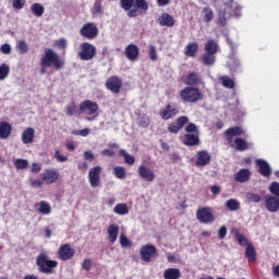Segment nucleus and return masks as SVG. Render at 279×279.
<instances>
[{
	"instance_id": "nucleus-8",
	"label": "nucleus",
	"mask_w": 279,
	"mask_h": 279,
	"mask_svg": "<svg viewBox=\"0 0 279 279\" xmlns=\"http://www.w3.org/2000/svg\"><path fill=\"white\" fill-rule=\"evenodd\" d=\"M88 181L92 189H97L98 186H101V167L100 166H96L89 170Z\"/></svg>"
},
{
	"instance_id": "nucleus-25",
	"label": "nucleus",
	"mask_w": 279,
	"mask_h": 279,
	"mask_svg": "<svg viewBox=\"0 0 279 279\" xmlns=\"http://www.w3.org/2000/svg\"><path fill=\"white\" fill-rule=\"evenodd\" d=\"M12 134V125L8 122H0V140L5 141Z\"/></svg>"
},
{
	"instance_id": "nucleus-3",
	"label": "nucleus",
	"mask_w": 279,
	"mask_h": 279,
	"mask_svg": "<svg viewBox=\"0 0 279 279\" xmlns=\"http://www.w3.org/2000/svg\"><path fill=\"white\" fill-rule=\"evenodd\" d=\"M40 66H53L57 71H60L64 66V61L52 49L48 48L40 60Z\"/></svg>"
},
{
	"instance_id": "nucleus-32",
	"label": "nucleus",
	"mask_w": 279,
	"mask_h": 279,
	"mask_svg": "<svg viewBox=\"0 0 279 279\" xmlns=\"http://www.w3.org/2000/svg\"><path fill=\"white\" fill-rule=\"evenodd\" d=\"M219 49V45L217 44V41L209 39L206 45H205V52L206 53H211V54H216L217 50Z\"/></svg>"
},
{
	"instance_id": "nucleus-49",
	"label": "nucleus",
	"mask_w": 279,
	"mask_h": 279,
	"mask_svg": "<svg viewBox=\"0 0 279 279\" xmlns=\"http://www.w3.org/2000/svg\"><path fill=\"white\" fill-rule=\"evenodd\" d=\"M27 0H12V8L14 10H23Z\"/></svg>"
},
{
	"instance_id": "nucleus-43",
	"label": "nucleus",
	"mask_w": 279,
	"mask_h": 279,
	"mask_svg": "<svg viewBox=\"0 0 279 279\" xmlns=\"http://www.w3.org/2000/svg\"><path fill=\"white\" fill-rule=\"evenodd\" d=\"M219 80L225 88H234V81L230 76H220Z\"/></svg>"
},
{
	"instance_id": "nucleus-29",
	"label": "nucleus",
	"mask_w": 279,
	"mask_h": 279,
	"mask_svg": "<svg viewBox=\"0 0 279 279\" xmlns=\"http://www.w3.org/2000/svg\"><path fill=\"white\" fill-rule=\"evenodd\" d=\"M37 206V213L40 215H51V204L47 203L46 201H40Z\"/></svg>"
},
{
	"instance_id": "nucleus-53",
	"label": "nucleus",
	"mask_w": 279,
	"mask_h": 279,
	"mask_svg": "<svg viewBox=\"0 0 279 279\" xmlns=\"http://www.w3.org/2000/svg\"><path fill=\"white\" fill-rule=\"evenodd\" d=\"M269 191L272 195L276 197H279V183L278 182H272L269 186Z\"/></svg>"
},
{
	"instance_id": "nucleus-31",
	"label": "nucleus",
	"mask_w": 279,
	"mask_h": 279,
	"mask_svg": "<svg viewBox=\"0 0 279 279\" xmlns=\"http://www.w3.org/2000/svg\"><path fill=\"white\" fill-rule=\"evenodd\" d=\"M199 49V46L197 43H191L185 47L184 53L189 58H195V53H197V50Z\"/></svg>"
},
{
	"instance_id": "nucleus-27",
	"label": "nucleus",
	"mask_w": 279,
	"mask_h": 279,
	"mask_svg": "<svg viewBox=\"0 0 279 279\" xmlns=\"http://www.w3.org/2000/svg\"><path fill=\"white\" fill-rule=\"evenodd\" d=\"M184 145H199V136L197 135V133H187L184 138Z\"/></svg>"
},
{
	"instance_id": "nucleus-28",
	"label": "nucleus",
	"mask_w": 279,
	"mask_h": 279,
	"mask_svg": "<svg viewBox=\"0 0 279 279\" xmlns=\"http://www.w3.org/2000/svg\"><path fill=\"white\" fill-rule=\"evenodd\" d=\"M182 276V272H180V269L178 268H168L163 272L165 279H179Z\"/></svg>"
},
{
	"instance_id": "nucleus-16",
	"label": "nucleus",
	"mask_w": 279,
	"mask_h": 279,
	"mask_svg": "<svg viewBox=\"0 0 279 279\" xmlns=\"http://www.w3.org/2000/svg\"><path fill=\"white\" fill-rule=\"evenodd\" d=\"M265 207L269 213H278L279 210V198L278 196H266L265 197Z\"/></svg>"
},
{
	"instance_id": "nucleus-6",
	"label": "nucleus",
	"mask_w": 279,
	"mask_h": 279,
	"mask_svg": "<svg viewBox=\"0 0 279 279\" xmlns=\"http://www.w3.org/2000/svg\"><path fill=\"white\" fill-rule=\"evenodd\" d=\"M97 56V48L89 43H83L81 45V51L78 52V58L84 61L93 60Z\"/></svg>"
},
{
	"instance_id": "nucleus-21",
	"label": "nucleus",
	"mask_w": 279,
	"mask_h": 279,
	"mask_svg": "<svg viewBox=\"0 0 279 279\" xmlns=\"http://www.w3.org/2000/svg\"><path fill=\"white\" fill-rule=\"evenodd\" d=\"M109 243H117L119 239V225L111 223L107 228Z\"/></svg>"
},
{
	"instance_id": "nucleus-61",
	"label": "nucleus",
	"mask_w": 279,
	"mask_h": 279,
	"mask_svg": "<svg viewBox=\"0 0 279 279\" xmlns=\"http://www.w3.org/2000/svg\"><path fill=\"white\" fill-rule=\"evenodd\" d=\"M228 235V227L226 226H221L219 229H218V239H223L225 236Z\"/></svg>"
},
{
	"instance_id": "nucleus-23",
	"label": "nucleus",
	"mask_w": 279,
	"mask_h": 279,
	"mask_svg": "<svg viewBox=\"0 0 279 279\" xmlns=\"http://www.w3.org/2000/svg\"><path fill=\"white\" fill-rule=\"evenodd\" d=\"M196 165L197 167H206V165H210V154L206 150L198 151Z\"/></svg>"
},
{
	"instance_id": "nucleus-42",
	"label": "nucleus",
	"mask_w": 279,
	"mask_h": 279,
	"mask_svg": "<svg viewBox=\"0 0 279 279\" xmlns=\"http://www.w3.org/2000/svg\"><path fill=\"white\" fill-rule=\"evenodd\" d=\"M119 154L124 158V161L126 162V165H134V162H136V159L134 158V156L128 154L125 149H120Z\"/></svg>"
},
{
	"instance_id": "nucleus-57",
	"label": "nucleus",
	"mask_w": 279,
	"mask_h": 279,
	"mask_svg": "<svg viewBox=\"0 0 279 279\" xmlns=\"http://www.w3.org/2000/svg\"><path fill=\"white\" fill-rule=\"evenodd\" d=\"M53 47H58V49H65L66 48V39L65 38L57 39L53 43Z\"/></svg>"
},
{
	"instance_id": "nucleus-5",
	"label": "nucleus",
	"mask_w": 279,
	"mask_h": 279,
	"mask_svg": "<svg viewBox=\"0 0 279 279\" xmlns=\"http://www.w3.org/2000/svg\"><path fill=\"white\" fill-rule=\"evenodd\" d=\"M36 265L41 274H51L54 267H58V262L49 259L46 254H40L36 258Z\"/></svg>"
},
{
	"instance_id": "nucleus-58",
	"label": "nucleus",
	"mask_w": 279,
	"mask_h": 279,
	"mask_svg": "<svg viewBox=\"0 0 279 279\" xmlns=\"http://www.w3.org/2000/svg\"><path fill=\"white\" fill-rule=\"evenodd\" d=\"M135 5L141 10H149V4L145 0H135Z\"/></svg>"
},
{
	"instance_id": "nucleus-36",
	"label": "nucleus",
	"mask_w": 279,
	"mask_h": 279,
	"mask_svg": "<svg viewBox=\"0 0 279 279\" xmlns=\"http://www.w3.org/2000/svg\"><path fill=\"white\" fill-rule=\"evenodd\" d=\"M13 165L17 171H25L29 167V161L27 159H15Z\"/></svg>"
},
{
	"instance_id": "nucleus-34",
	"label": "nucleus",
	"mask_w": 279,
	"mask_h": 279,
	"mask_svg": "<svg viewBox=\"0 0 279 279\" xmlns=\"http://www.w3.org/2000/svg\"><path fill=\"white\" fill-rule=\"evenodd\" d=\"M185 84L187 86H195L196 84H199V75L195 72H190L186 76Z\"/></svg>"
},
{
	"instance_id": "nucleus-54",
	"label": "nucleus",
	"mask_w": 279,
	"mask_h": 279,
	"mask_svg": "<svg viewBox=\"0 0 279 279\" xmlns=\"http://www.w3.org/2000/svg\"><path fill=\"white\" fill-rule=\"evenodd\" d=\"M235 239L240 245H246V247L247 245H252V243H247V239H245V236H243L241 233H236Z\"/></svg>"
},
{
	"instance_id": "nucleus-17",
	"label": "nucleus",
	"mask_w": 279,
	"mask_h": 279,
	"mask_svg": "<svg viewBox=\"0 0 279 279\" xmlns=\"http://www.w3.org/2000/svg\"><path fill=\"white\" fill-rule=\"evenodd\" d=\"M106 86L108 90L117 94L121 93V86H123V82L119 77L113 76L107 81Z\"/></svg>"
},
{
	"instance_id": "nucleus-15",
	"label": "nucleus",
	"mask_w": 279,
	"mask_h": 279,
	"mask_svg": "<svg viewBox=\"0 0 279 279\" xmlns=\"http://www.w3.org/2000/svg\"><path fill=\"white\" fill-rule=\"evenodd\" d=\"M40 178H44L46 184H53L60 178V172L56 169H48L40 174Z\"/></svg>"
},
{
	"instance_id": "nucleus-51",
	"label": "nucleus",
	"mask_w": 279,
	"mask_h": 279,
	"mask_svg": "<svg viewBox=\"0 0 279 279\" xmlns=\"http://www.w3.org/2000/svg\"><path fill=\"white\" fill-rule=\"evenodd\" d=\"M136 0H121V8L123 10H132Z\"/></svg>"
},
{
	"instance_id": "nucleus-33",
	"label": "nucleus",
	"mask_w": 279,
	"mask_h": 279,
	"mask_svg": "<svg viewBox=\"0 0 279 279\" xmlns=\"http://www.w3.org/2000/svg\"><path fill=\"white\" fill-rule=\"evenodd\" d=\"M245 256L250 263L256 262V250H254V245L247 244L245 248Z\"/></svg>"
},
{
	"instance_id": "nucleus-63",
	"label": "nucleus",
	"mask_w": 279,
	"mask_h": 279,
	"mask_svg": "<svg viewBox=\"0 0 279 279\" xmlns=\"http://www.w3.org/2000/svg\"><path fill=\"white\" fill-rule=\"evenodd\" d=\"M76 136H88L90 134V129H83L81 131L74 132Z\"/></svg>"
},
{
	"instance_id": "nucleus-59",
	"label": "nucleus",
	"mask_w": 279,
	"mask_h": 279,
	"mask_svg": "<svg viewBox=\"0 0 279 279\" xmlns=\"http://www.w3.org/2000/svg\"><path fill=\"white\" fill-rule=\"evenodd\" d=\"M120 245L121 247H130V239L123 233L120 235Z\"/></svg>"
},
{
	"instance_id": "nucleus-38",
	"label": "nucleus",
	"mask_w": 279,
	"mask_h": 279,
	"mask_svg": "<svg viewBox=\"0 0 279 279\" xmlns=\"http://www.w3.org/2000/svg\"><path fill=\"white\" fill-rule=\"evenodd\" d=\"M113 213L116 215L123 216V215H128V213H130V209L128 208L126 204L122 203V204H118V205L114 206Z\"/></svg>"
},
{
	"instance_id": "nucleus-45",
	"label": "nucleus",
	"mask_w": 279,
	"mask_h": 279,
	"mask_svg": "<svg viewBox=\"0 0 279 279\" xmlns=\"http://www.w3.org/2000/svg\"><path fill=\"white\" fill-rule=\"evenodd\" d=\"M92 12L94 16H97V14H104V7L101 5V0H96L92 9Z\"/></svg>"
},
{
	"instance_id": "nucleus-24",
	"label": "nucleus",
	"mask_w": 279,
	"mask_h": 279,
	"mask_svg": "<svg viewBox=\"0 0 279 279\" xmlns=\"http://www.w3.org/2000/svg\"><path fill=\"white\" fill-rule=\"evenodd\" d=\"M158 23L161 27H173L175 25V20L169 13H162L158 17Z\"/></svg>"
},
{
	"instance_id": "nucleus-20",
	"label": "nucleus",
	"mask_w": 279,
	"mask_h": 279,
	"mask_svg": "<svg viewBox=\"0 0 279 279\" xmlns=\"http://www.w3.org/2000/svg\"><path fill=\"white\" fill-rule=\"evenodd\" d=\"M256 165L259 169L260 175H264V178H269L271 175V166H269V162L265 159H256Z\"/></svg>"
},
{
	"instance_id": "nucleus-60",
	"label": "nucleus",
	"mask_w": 279,
	"mask_h": 279,
	"mask_svg": "<svg viewBox=\"0 0 279 279\" xmlns=\"http://www.w3.org/2000/svg\"><path fill=\"white\" fill-rule=\"evenodd\" d=\"M185 132H187L189 134H197V125H195V123L187 124V126L185 128Z\"/></svg>"
},
{
	"instance_id": "nucleus-19",
	"label": "nucleus",
	"mask_w": 279,
	"mask_h": 279,
	"mask_svg": "<svg viewBox=\"0 0 279 279\" xmlns=\"http://www.w3.org/2000/svg\"><path fill=\"white\" fill-rule=\"evenodd\" d=\"M252 178V171L250 169H241L234 174V181L240 184H245V182H250Z\"/></svg>"
},
{
	"instance_id": "nucleus-40",
	"label": "nucleus",
	"mask_w": 279,
	"mask_h": 279,
	"mask_svg": "<svg viewBox=\"0 0 279 279\" xmlns=\"http://www.w3.org/2000/svg\"><path fill=\"white\" fill-rule=\"evenodd\" d=\"M244 197L247 202H251L252 204H259L260 202V195L253 193V192H246L244 194Z\"/></svg>"
},
{
	"instance_id": "nucleus-14",
	"label": "nucleus",
	"mask_w": 279,
	"mask_h": 279,
	"mask_svg": "<svg viewBox=\"0 0 279 279\" xmlns=\"http://www.w3.org/2000/svg\"><path fill=\"white\" fill-rule=\"evenodd\" d=\"M59 258L61 260H71L75 256V251L71 247L70 244H63L58 251Z\"/></svg>"
},
{
	"instance_id": "nucleus-7",
	"label": "nucleus",
	"mask_w": 279,
	"mask_h": 279,
	"mask_svg": "<svg viewBox=\"0 0 279 279\" xmlns=\"http://www.w3.org/2000/svg\"><path fill=\"white\" fill-rule=\"evenodd\" d=\"M81 36L83 38H87V40H93L99 36V28H97V25L95 23H86L81 29H80Z\"/></svg>"
},
{
	"instance_id": "nucleus-13",
	"label": "nucleus",
	"mask_w": 279,
	"mask_h": 279,
	"mask_svg": "<svg viewBox=\"0 0 279 279\" xmlns=\"http://www.w3.org/2000/svg\"><path fill=\"white\" fill-rule=\"evenodd\" d=\"M180 112V109L175 105L169 104L163 109L160 110V117L165 121H169V119H173Z\"/></svg>"
},
{
	"instance_id": "nucleus-55",
	"label": "nucleus",
	"mask_w": 279,
	"mask_h": 279,
	"mask_svg": "<svg viewBox=\"0 0 279 279\" xmlns=\"http://www.w3.org/2000/svg\"><path fill=\"white\" fill-rule=\"evenodd\" d=\"M175 123L179 126V129L182 130V128H184V125H186V123H189V117L182 116V117L178 118Z\"/></svg>"
},
{
	"instance_id": "nucleus-46",
	"label": "nucleus",
	"mask_w": 279,
	"mask_h": 279,
	"mask_svg": "<svg viewBox=\"0 0 279 279\" xmlns=\"http://www.w3.org/2000/svg\"><path fill=\"white\" fill-rule=\"evenodd\" d=\"M29 184L32 189H40V186H43V184H46V183H45V179L41 177L40 179H31Z\"/></svg>"
},
{
	"instance_id": "nucleus-9",
	"label": "nucleus",
	"mask_w": 279,
	"mask_h": 279,
	"mask_svg": "<svg viewBox=\"0 0 279 279\" xmlns=\"http://www.w3.org/2000/svg\"><path fill=\"white\" fill-rule=\"evenodd\" d=\"M137 173L144 182H154L156 180V172L149 166L143 163L137 168Z\"/></svg>"
},
{
	"instance_id": "nucleus-35",
	"label": "nucleus",
	"mask_w": 279,
	"mask_h": 279,
	"mask_svg": "<svg viewBox=\"0 0 279 279\" xmlns=\"http://www.w3.org/2000/svg\"><path fill=\"white\" fill-rule=\"evenodd\" d=\"M225 206L228 210L234 211L241 208V203L235 198H230L226 202Z\"/></svg>"
},
{
	"instance_id": "nucleus-48",
	"label": "nucleus",
	"mask_w": 279,
	"mask_h": 279,
	"mask_svg": "<svg viewBox=\"0 0 279 279\" xmlns=\"http://www.w3.org/2000/svg\"><path fill=\"white\" fill-rule=\"evenodd\" d=\"M137 123L141 128H149V118L145 114H142L137 118Z\"/></svg>"
},
{
	"instance_id": "nucleus-10",
	"label": "nucleus",
	"mask_w": 279,
	"mask_h": 279,
	"mask_svg": "<svg viewBox=\"0 0 279 279\" xmlns=\"http://www.w3.org/2000/svg\"><path fill=\"white\" fill-rule=\"evenodd\" d=\"M157 250L153 244H146L140 248V255L144 263H151V258L156 256Z\"/></svg>"
},
{
	"instance_id": "nucleus-11",
	"label": "nucleus",
	"mask_w": 279,
	"mask_h": 279,
	"mask_svg": "<svg viewBox=\"0 0 279 279\" xmlns=\"http://www.w3.org/2000/svg\"><path fill=\"white\" fill-rule=\"evenodd\" d=\"M196 218L201 223H213L215 221V216L210 213V208L202 207L196 211Z\"/></svg>"
},
{
	"instance_id": "nucleus-62",
	"label": "nucleus",
	"mask_w": 279,
	"mask_h": 279,
	"mask_svg": "<svg viewBox=\"0 0 279 279\" xmlns=\"http://www.w3.org/2000/svg\"><path fill=\"white\" fill-rule=\"evenodd\" d=\"M168 131H169L171 134H178V133L180 132V126L178 125L177 122L171 123V124L168 126Z\"/></svg>"
},
{
	"instance_id": "nucleus-47",
	"label": "nucleus",
	"mask_w": 279,
	"mask_h": 279,
	"mask_svg": "<svg viewBox=\"0 0 279 279\" xmlns=\"http://www.w3.org/2000/svg\"><path fill=\"white\" fill-rule=\"evenodd\" d=\"M76 113H77V106L75 105V102H72L66 106L65 114H68V117H73Z\"/></svg>"
},
{
	"instance_id": "nucleus-18",
	"label": "nucleus",
	"mask_w": 279,
	"mask_h": 279,
	"mask_svg": "<svg viewBox=\"0 0 279 279\" xmlns=\"http://www.w3.org/2000/svg\"><path fill=\"white\" fill-rule=\"evenodd\" d=\"M141 53V50L138 49V46L134 44H130L124 49L125 57L131 61L134 62L138 58V54Z\"/></svg>"
},
{
	"instance_id": "nucleus-50",
	"label": "nucleus",
	"mask_w": 279,
	"mask_h": 279,
	"mask_svg": "<svg viewBox=\"0 0 279 279\" xmlns=\"http://www.w3.org/2000/svg\"><path fill=\"white\" fill-rule=\"evenodd\" d=\"M53 158L57 160V162H66L69 160L68 156L62 155L59 149L54 150Z\"/></svg>"
},
{
	"instance_id": "nucleus-56",
	"label": "nucleus",
	"mask_w": 279,
	"mask_h": 279,
	"mask_svg": "<svg viewBox=\"0 0 279 279\" xmlns=\"http://www.w3.org/2000/svg\"><path fill=\"white\" fill-rule=\"evenodd\" d=\"M0 51L4 53V56H10V53H12V46L10 44H3L0 46Z\"/></svg>"
},
{
	"instance_id": "nucleus-52",
	"label": "nucleus",
	"mask_w": 279,
	"mask_h": 279,
	"mask_svg": "<svg viewBox=\"0 0 279 279\" xmlns=\"http://www.w3.org/2000/svg\"><path fill=\"white\" fill-rule=\"evenodd\" d=\"M148 54H149V59L153 62H156V60H158V52L156 51V46H149Z\"/></svg>"
},
{
	"instance_id": "nucleus-26",
	"label": "nucleus",
	"mask_w": 279,
	"mask_h": 279,
	"mask_svg": "<svg viewBox=\"0 0 279 279\" xmlns=\"http://www.w3.org/2000/svg\"><path fill=\"white\" fill-rule=\"evenodd\" d=\"M201 62L204 66H214L215 62H217V57L213 53L205 52L201 57Z\"/></svg>"
},
{
	"instance_id": "nucleus-2",
	"label": "nucleus",
	"mask_w": 279,
	"mask_h": 279,
	"mask_svg": "<svg viewBox=\"0 0 279 279\" xmlns=\"http://www.w3.org/2000/svg\"><path fill=\"white\" fill-rule=\"evenodd\" d=\"M243 134H245V131H243V129L239 126L228 129L226 131V136L230 147L238 149V151H245V149H250V147H252V144H247L245 140L241 137H236L234 140V136H243Z\"/></svg>"
},
{
	"instance_id": "nucleus-64",
	"label": "nucleus",
	"mask_w": 279,
	"mask_h": 279,
	"mask_svg": "<svg viewBox=\"0 0 279 279\" xmlns=\"http://www.w3.org/2000/svg\"><path fill=\"white\" fill-rule=\"evenodd\" d=\"M93 263L90 262V259H85L82 264L83 269H85L86 271H90V267H92Z\"/></svg>"
},
{
	"instance_id": "nucleus-30",
	"label": "nucleus",
	"mask_w": 279,
	"mask_h": 279,
	"mask_svg": "<svg viewBox=\"0 0 279 279\" xmlns=\"http://www.w3.org/2000/svg\"><path fill=\"white\" fill-rule=\"evenodd\" d=\"M31 12L34 14V16L40 19L43 14H45V8L43 4L35 2L31 5Z\"/></svg>"
},
{
	"instance_id": "nucleus-12",
	"label": "nucleus",
	"mask_w": 279,
	"mask_h": 279,
	"mask_svg": "<svg viewBox=\"0 0 279 279\" xmlns=\"http://www.w3.org/2000/svg\"><path fill=\"white\" fill-rule=\"evenodd\" d=\"M80 110L82 114H96L98 117L97 111L99 110V105L92 100H85L81 102Z\"/></svg>"
},
{
	"instance_id": "nucleus-37",
	"label": "nucleus",
	"mask_w": 279,
	"mask_h": 279,
	"mask_svg": "<svg viewBox=\"0 0 279 279\" xmlns=\"http://www.w3.org/2000/svg\"><path fill=\"white\" fill-rule=\"evenodd\" d=\"M203 14V21L204 23H210L213 19H215V13L213 12V9L210 8H204L202 11Z\"/></svg>"
},
{
	"instance_id": "nucleus-41",
	"label": "nucleus",
	"mask_w": 279,
	"mask_h": 279,
	"mask_svg": "<svg viewBox=\"0 0 279 279\" xmlns=\"http://www.w3.org/2000/svg\"><path fill=\"white\" fill-rule=\"evenodd\" d=\"M8 75H10V65H8V63H2L0 65V82L8 80Z\"/></svg>"
},
{
	"instance_id": "nucleus-22",
	"label": "nucleus",
	"mask_w": 279,
	"mask_h": 279,
	"mask_svg": "<svg viewBox=\"0 0 279 279\" xmlns=\"http://www.w3.org/2000/svg\"><path fill=\"white\" fill-rule=\"evenodd\" d=\"M35 135H36V130H34V128H27L22 133V143L24 145H32V143H34Z\"/></svg>"
},
{
	"instance_id": "nucleus-1",
	"label": "nucleus",
	"mask_w": 279,
	"mask_h": 279,
	"mask_svg": "<svg viewBox=\"0 0 279 279\" xmlns=\"http://www.w3.org/2000/svg\"><path fill=\"white\" fill-rule=\"evenodd\" d=\"M241 16V4L234 0H227L221 9H218V19L216 20L217 25L226 27L230 16Z\"/></svg>"
},
{
	"instance_id": "nucleus-39",
	"label": "nucleus",
	"mask_w": 279,
	"mask_h": 279,
	"mask_svg": "<svg viewBox=\"0 0 279 279\" xmlns=\"http://www.w3.org/2000/svg\"><path fill=\"white\" fill-rule=\"evenodd\" d=\"M113 175L118 180H125V175H126L125 168L121 166L113 167Z\"/></svg>"
},
{
	"instance_id": "nucleus-4",
	"label": "nucleus",
	"mask_w": 279,
	"mask_h": 279,
	"mask_svg": "<svg viewBox=\"0 0 279 279\" xmlns=\"http://www.w3.org/2000/svg\"><path fill=\"white\" fill-rule=\"evenodd\" d=\"M180 97L186 104H197L204 99V94L197 87L187 86L180 92Z\"/></svg>"
},
{
	"instance_id": "nucleus-44",
	"label": "nucleus",
	"mask_w": 279,
	"mask_h": 279,
	"mask_svg": "<svg viewBox=\"0 0 279 279\" xmlns=\"http://www.w3.org/2000/svg\"><path fill=\"white\" fill-rule=\"evenodd\" d=\"M16 49L19 51V53H27V51H29V46H27V41L25 40H20L16 44Z\"/></svg>"
}]
</instances>
